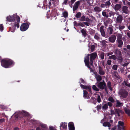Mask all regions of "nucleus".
I'll list each match as a JSON object with an SVG mask.
<instances>
[{
  "mask_svg": "<svg viewBox=\"0 0 130 130\" xmlns=\"http://www.w3.org/2000/svg\"><path fill=\"white\" fill-rule=\"evenodd\" d=\"M6 19V21L12 22V24L13 28H14L16 26L18 28L19 27L20 19L16 14H14L12 15H9L7 17Z\"/></svg>",
  "mask_w": 130,
  "mask_h": 130,
  "instance_id": "1",
  "label": "nucleus"
},
{
  "mask_svg": "<svg viewBox=\"0 0 130 130\" xmlns=\"http://www.w3.org/2000/svg\"><path fill=\"white\" fill-rule=\"evenodd\" d=\"M2 66L6 68H8L9 66L14 64L13 61L10 60L4 59L2 60L1 62Z\"/></svg>",
  "mask_w": 130,
  "mask_h": 130,
  "instance_id": "2",
  "label": "nucleus"
},
{
  "mask_svg": "<svg viewBox=\"0 0 130 130\" xmlns=\"http://www.w3.org/2000/svg\"><path fill=\"white\" fill-rule=\"evenodd\" d=\"M39 125V126L37 128L36 130H47L46 125L40 123ZM49 127L50 130H56L55 128L52 126H50Z\"/></svg>",
  "mask_w": 130,
  "mask_h": 130,
  "instance_id": "3",
  "label": "nucleus"
},
{
  "mask_svg": "<svg viewBox=\"0 0 130 130\" xmlns=\"http://www.w3.org/2000/svg\"><path fill=\"white\" fill-rule=\"evenodd\" d=\"M88 56L89 57V64L90 65L93 66V61L96 58L97 54L95 53H93L90 54H88L86 57Z\"/></svg>",
  "mask_w": 130,
  "mask_h": 130,
  "instance_id": "4",
  "label": "nucleus"
},
{
  "mask_svg": "<svg viewBox=\"0 0 130 130\" xmlns=\"http://www.w3.org/2000/svg\"><path fill=\"white\" fill-rule=\"evenodd\" d=\"M79 83L80 84L82 83L83 84H85V82L84 80L82 78L80 79ZM80 84V87L82 89H86L89 92L91 91V88L90 86H84L83 85L81 84Z\"/></svg>",
  "mask_w": 130,
  "mask_h": 130,
  "instance_id": "5",
  "label": "nucleus"
},
{
  "mask_svg": "<svg viewBox=\"0 0 130 130\" xmlns=\"http://www.w3.org/2000/svg\"><path fill=\"white\" fill-rule=\"evenodd\" d=\"M85 65L87 67L90 69V72H93V70L91 68L90 66H91L89 64V56H87L85 58V59L84 60Z\"/></svg>",
  "mask_w": 130,
  "mask_h": 130,
  "instance_id": "6",
  "label": "nucleus"
},
{
  "mask_svg": "<svg viewBox=\"0 0 130 130\" xmlns=\"http://www.w3.org/2000/svg\"><path fill=\"white\" fill-rule=\"evenodd\" d=\"M29 26L27 23H23L21 26L20 29L22 31H24L27 30L29 27Z\"/></svg>",
  "mask_w": 130,
  "mask_h": 130,
  "instance_id": "7",
  "label": "nucleus"
},
{
  "mask_svg": "<svg viewBox=\"0 0 130 130\" xmlns=\"http://www.w3.org/2000/svg\"><path fill=\"white\" fill-rule=\"evenodd\" d=\"M97 86L99 88L102 89H104L106 87L105 83L104 81L98 83Z\"/></svg>",
  "mask_w": 130,
  "mask_h": 130,
  "instance_id": "8",
  "label": "nucleus"
},
{
  "mask_svg": "<svg viewBox=\"0 0 130 130\" xmlns=\"http://www.w3.org/2000/svg\"><path fill=\"white\" fill-rule=\"evenodd\" d=\"M120 96L123 98H125L127 95V92L125 90H121L119 92Z\"/></svg>",
  "mask_w": 130,
  "mask_h": 130,
  "instance_id": "9",
  "label": "nucleus"
},
{
  "mask_svg": "<svg viewBox=\"0 0 130 130\" xmlns=\"http://www.w3.org/2000/svg\"><path fill=\"white\" fill-rule=\"evenodd\" d=\"M121 12L122 13H123L125 14H128L129 13V10L128 7L126 6H123L122 8Z\"/></svg>",
  "mask_w": 130,
  "mask_h": 130,
  "instance_id": "10",
  "label": "nucleus"
},
{
  "mask_svg": "<svg viewBox=\"0 0 130 130\" xmlns=\"http://www.w3.org/2000/svg\"><path fill=\"white\" fill-rule=\"evenodd\" d=\"M80 1H77L74 4L73 8V11L76 10L78 8V6L80 4Z\"/></svg>",
  "mask_w": 130,
  "mask_h": 130,
  "instance_id": "11",
  "label": "nucleus"
},
{
  "mask_svg": "<svg viewBox=\"0 0 130 130\" xmlns=\"http://www.w3.org/2000/svg\"><path fill=\"white\" fill-rule=\"evenodd\" d=\"M116 37L115 35H112L110 37L108 38L109 41L113 43H114L116 39Z\"/></svg>",
  "mask_w": 130,
  "mask_h": 130,
  "instance_id": "12",
  "label": "nucleus"
},
{
  "mask_svg": "<svg viewBox=\"0 0 130 130\" xmlns=\"http://www.w3.org/2000/svg\"><path fill=\"white\" fill-rule=\"evenodd\" d=\"M124 123L123 122L121 121H119L118 122V125H117L118 130H121L122 128L123 129H124Z\"/></svg>",
  "mask_w": 130,
  "mask_h": 130,
  "instance_id": "13",
  "label": "nucleus"
},
{
  "mask_svg": "<svg viewBox=\"0 0 130 130\" xmlns=\"http://www.w3.org/2000/svg\"><path fill=\"white\" fill-rule=\"evenodd\" d=\"M108 9H106L103 10L102 12V14L103 16L107 18L109 17L108 11Z\"/></svg>",
  "mask_w": 130,
  "mask_h": 130,
  "instance_id": "14",
  "label": "nucleus"
},
{
  "mask_svg": "<svg viewBox=\"0 0 130 130\" xmlns=\"http://www.w3.org/2000/svg\"><path fill=\"white\" fill-rule=\"evenodd\" d=\"M123 18L121 15H119L116 19V22L117 23H121L123 20Z\"/></svg>",
  "mask_w": 130,
  "mask_h": 130,
  "instance_id": "15",
  "label": "nucleus"
},
{
  "mask_svg": "<svg viewBox=\"0 0 130 130\" xmlns=\"http://www.w3.org/2000/svg\"><path fill=\"white\" fill-rule=\"evenodd\" d=\"M68 127L69 130H74L75 127L73 122H70L68 124Z\"/></svg>",
  "mask_w": 130,
  "mask_h": 130,
  "instance_id": "16",
  "label": "nucleus"
},
{
  "mask_svg": "<svg viewBox=\"0 0 130 130\" xmlns=\"http://www.w3.org/2000/svg\"><path fill=\"white\" fill-rule=\"evenodd\" d=\"M84 95H83V97L85 99H89L90 98L89 95L88 94V92L85 91L84 90Z\"/></svg>",
  "mask_w": 130,
  "mask_h": 130,
  "instance_id": "17",
  "label": "nucleus"
},
{
  "mask_svg": "<svg viewBox=\"0 0 130 130\" xmlns=\"http://www.w3.org/2000/svg\"><path fill=\"white\" fill-rule=\"evenodd\" d=\"M104 28V27L103 26H101L100 28V31L101 35L103 37H104L105 36V34Z\"/></svg>",
  "mask_w": 130,
  "mask_h": 130,
  "instance_id": "18",
  "label": "nucleus"
},
{
  "mask_svg": "<svg viewBox=\"0 0 130 130\" xmlns=\"http://www.w3.org/2000/svg\"><path fill=\"white\" fill-rule=\"evenodd\" d=\"M116 41L118 45V47L120 48L122 47L123 44V42L122 40H117Z\"/></svg>",
  "mask_w": 130,
  "mask_h": 130,
  "instance_id": "19",
  "label": "nucleus"
},
{
  "mask_svg": "<svg viewBox=\"0 0 130 130\" xmlns=\"http://www.w3.org/2000/svg\"><path fill=\"white\" fill-rule=\"evenodd\" d=\"M101 8L98 6H95L94 8L93 9L94 11L96 12H99L101 11Z\"/></svg>",
  "mask_w": 130,
  "mask_h": 130,
  "instance_id": "20",
  "label": "nucleus"
},
{
  "mask_svg": "<svg viewBox=\"0 0 130 130\" xmlns=\"http://www.w3.org/2000/svg\"><path fill=\"white\" fill-rule=\"evenodd\" d=\"M116 113L117 114L118 117L120 116V114H123V111L119 109H116L115 110Z\"/></svg>",
  "mask_w": 130,
  "mask_h": 130,
  "instance_id": "21",
  "label": "nucleus"
},
{
  "mask_svg": "<svg viewBox=\"0 0 130 130\" xmlns=\"http://www.w3.org/2000/svg\"><path fill=\"white\" fill-rule=\"evenodd\" d=\"M67 126V123H61L60 124V129H61L62 128L66 129Z\"/></svg>",
  "mask_w": 130,
  "mask_h": 130,
  "instance_id": "22",
  "label": "nucleus"
},
{
  "mask_svg": "<svg viewBox=\"0 0 130 130\" xmlns=\"http://www.w3.org/2000/svg\"><path fill=\"white\" fill-rule=\"evenodd\" d=\"M99 73L101 75H103L105 74V72L103 69L101 67L99 68Z\"/></svg>",
  "mask_w": 130,
  "mask_h": 130,
  "instance_id": "23",
  "label": "nucleus"
},
{
  "mask_svg": "<svg viewBox=\"0 0 130 130\" xmlns=\"http://www.w3.org/2000/svg\"><path fill=\"white\" fill-rule=\"evenodd\" d=\"M108 31L109 32L110 35L112 34L113 32L112 27L111 26H109L108 29Z\"/></svg>",
  "mask_w": 130,
  "mask_h": 130,
  "instance_id": "24",
  "label": "nucleus"
},
{
  "mask_svg": "<svg viewBox=\"0 0 130 130\" xmlns=\"http://www.w3.org/2000/svg\"><path fill=\"white\" fill-rule=\"evenodd\" d=\"M116 107H118L122 106L123 103L120 102L119 100H117L116 101Z\"/></svg>",
  "mask_w": 130,
  "mask_h": 130,
  "instance_id": "25",
  "label": "nucleus"
},
{
  "mask_svg": "<svg viewBox=\"0 0 130 130\" xmlns=\"http://www.w3.org/2000/svg\"><path fill=\"white\" fill-rule=\"evenodd\" d=\"M121 7V6L120 4H117L115 6L114 9L116 11L119 10Z\"/></svg>",
  "mask_w": 130,
  "mask_h": 130,
  "instance_id": "26",
  "label": "nucleus"
},
{
  "mask_svg": "<svg viewBox=\"0 0 130 130\" xmlns=\"http://www.w3.org/2000/svg\"><path fill=\"white\" fill-rule=\"evenodd\" d=\"M100 35L98 33H96L94 35V38L95 39L99 40L100 39Z\"/></svg>",
  "mask_w": 130,
  "mask_h": 130,
  "instance_id": "27",
  "label": "nucleus"
},
{
  "mask_svg": "<svg viewBox=\"0 0 130 130\" xmlns=\"http://www.w3.org/2000/svg\"><path fill=\"white\" fill-rule=\"evenodd\" d=\"M103 126H107L109 127V129H110V128L109 127H110L111 125L110 123L107 122H105L103 123Z\"/></svg>",
  "mask_w": 130,
  "mask_h": 130,
  "instance_id": "28",
  "label": "nucleus"
},
{
  "mask_svg": "<svg viewBox=\"0 0 130 130\" xmlns=\"http://www.w3.org/2000/svg\"><path fill=\"white\" fill-rule=\"evenodd\" d=\"M115 53L118 55L120 56L121 55V53L120 51L117 49H116L115 50Z\"/></svg>",
  "mask_w": 130,
  "mask_h": 130,
  "instance_id": "29",
  "label": "nucleus"
},
{
  "mask_svg": "<svg viewBox=\"0 0 130 130\" xmlns=\"http://www.w3.org/2000/svg\"><path fill=\"white\" fill-rule=\"evenodd\" d=\"M123 84L126 86H127L130 88V83H129L126 81H124Z\"/></svg>",
  "mask_w": 130,
  "mask_h": 130,
  "instance_id": "30",
  "label": "nucleus"
},
{
  "mask_svg": "<svg viewBox=\"0 0 130 130\" xmlns=\"http://www.w3.org/2000/svg\"><path fill=\"white\" fill-rule=\"evenodd\" d=\"M91 102L94 103V104H95L96 103V99L92 97L90 100Z\"/></svg>",
  "mask_w": 130,
  "mask_h": 130,
  "instance_id": "31",
  "label": "nucleus"
},
{
  "mask_svg": "<svg viewBox=\"0 0 130 130\" xmlns=\"http://www.w3.org/2000/svg\"><path fill=\"white\" fill-rule=\"evenodd\" d=\"M108 14L109 15V17H110L111 16H113L115 14V13L112 12V11H110L109 10V11H108Z\"/></svg>",
  "mask_w": 130,
  "mask_h": 130,
  "instance_id": "32",
  "label": "nucleus"
},
{
  "mask_svg": "<svg viewBox=\"0 0 130 130\" xmlns=\"http://www.w3.org/2000/svg\"><path fill=\"white\" fill-rule=\"evenodd\" d=\"M95 77L98 81H100L102 80L101 77L99 75H96Z\"/></svg>",
  "mask_w": 130,
  "mask_h": 130,
  "instance_id": "33",
  "label": "nucleus"
},
{
  "mask_svg": "<svg viewBox=\"0 0 130 130\" xmlns=\"http://www.w3.org/2000/svg\"><path fill=\"white\" fill-rule=\"evenodd\" d=\"M104 4L105 7L107 8L108 7V6L110 5V3L109 1H108L106 2L105 4Z\"/></svg>",
  "mask_w": 130,
  "mask_h": 130,
  "instance_id": "34",
  "label": "nucleus"
},
{
  "mask_svg": "<svg viewBox=\"0 0 130 130\" xmlns=\"http://www.w3.org/2000/svg\"><path fill=\"white\" fill-rule=\"evenodd\" d=\"M125 113L129 116H130V110L127 108H125Z\"/></svg>",
  "mask_w": 130,
  "mask_h": 130,
  "instance_id": "35",
  "label": "nucleus"
},
{
  "mask_svg": "<svg viewBox=\"0 0 130 130\" xmlns=\"http://www.w3.org/2000/svg\"><path fill=\"white\" fill-rule=\"evenodd\" d=\"M62 15L64 17L66 18L68 16V13L67 12L64 11L62 13Z\"/></svg>",
  "mask_w": 130,
  "mask_h": 130,
  "instance_id": "36",
  "label": "nucleus"
},
{
  "mask_svg": "<svg viewBox=\"0 0 130 130\" xmlns=\"http://www.w3.org/2000/svg\"><path fill=\"white\" fill-rule=\"evenodd\" d=\"M21 114L23 116H28L29 115V114L28 112L24 111H23L21 112Z\"/></svg>",
  "mask_w": 130,
  "mask_h": 130,
  "instance_id": "37",
  "label": "nucleus"
},
{
  "mask_svg": "<svg viewBox=\"0 0 130 130\" xmlns=\"http://www.w3.org/2000/svg\"><path fill=\"white\" fill-rule=\"evenodd\" d=\"M108 106L107 104H106L102 106V108L103 110H106L108 108Z\"/></svg>",
  "mask_w": 130,
  "mask_h": 130,
  "instance_id": "38",
  "label": "nucleus"
},
{
  "mask_svg": "<svg viewBox=\"0 0 130 130\" xmlns=\"http://www.w3.org/2000/svg\"><path fill=\"white\" fill-rule=\"evenodd\" d=\"M109 58L110 59H113L114 60H115L117 59V57L115 55H112L109 57Z\"/></svg>",
  "mask_w": 130,
  "mask_h": 130,
  "instance_id": "39",
  "label": "nucleus"
},
{
  "mask_svg": "<svg viewBox=\"0 0 130 130\" xmlns=\"http://www.w3.org/2000/svg\"><path fill=\"white\" fill-rule=\"evenodd\" d=\"M108 100L111 102V103H113L115 102V100L114 99L111 97H110L108 99Z\"/></svg>",
  "mask_w": 130,
  "mask_h": 130,
  "instance_id": "40",
  "label": "nucleus"
},
{
  "mask_svg": "<svg viewBox=\"0 0 130 130\" xmlns=\"http://www.w3.org/2000/svg\"><path fill=\"white\" fill-rule=\"evenodd\" d=\"M122 36L120 34H118L117 35V40H122L121 39Z\"/></svg>",
  "mask_w": 130,
  "mask_h": 130,
  "instance_id": "41",
  "label": "nucleus"
},
{
  "mask_svg": "<svg viewBox=\"0 0 130 130\" xmlns=\"http://www.w3.org/2000/svg\"><path fill=\"white\" fill-rule=\"evenodd\" d=\"M118 67V65L116 64H114L113 66L112 67V69L115 70H117Z\"/></svg>",
  "mask_w": 130,
  "mask_h": 130,
  "instance_id": "42",
  "label": "nucleus"
},
{
  "mask_svg": "<svg viewBox=\"0 0 130 130\" xmlns=\"http://www.w3.org/2000/svg\"><path fill=\"white\" fill-rule=\"evenodd\" d=\"M97 96L98 97L97 99V101L98 103H100L101 101V99L100 95L96 94V96Z\"/></svg>",
  "mask_w": 130,
  "mask_h": 130,
  "instance_id": "43",
  "label": "nucleus"
},
{
  "mask_svg": "<svg viewBox=\"0 0 130 130\" xmlns=\"http://www.w3.org/2000/svg\"><path fill=\"white\" fill-rule=\"evenodd\" d=\"M107 86L108 87V88L110 90H112V89L111 87V83L110 82H108L107 84Z\"/></svg>",
  "mask_w": 130,
  "mask_h": 130,
  "instance_id": "44",
  "label": "nucleus"
},
{
  "mask_svg": "<svg viewBox=\"0 0 130 130\" xmlns=\"http://www.w3.org/2000/svg\"><path fill=\"white\" fill-rule=\"evenodd\" d=\"M105 54L103 52H102L101 53L100 57L102 59H103L104 58Z\"/></svg>",
  "mask_w": 130,
  "mask_h": 130,
  "instance_id": "45",
  "label": "nucleus"
},
{
  "mask_svg": "<svg viewBox=\"0 0 130 130\" xmlns=\"http://www.w3.org/2000/svg\"><path fill=\"white\" fill-rule=\"evenodd\" d=\"M92 88L94 90H95V91H99V89L98 88H97L96 87V86L95 85H93V87H92Z\"/></svg>",
  "mask_w": 130,
  "mask_h": 130,
  "instance_id": "46",
  "label": "nucleus"
},
{
  "mask_svg": "<svg viewBox=\"0 0 130 130\" xmlns=\"http://www.w3.org/2000/svg\"><path fill=\"white\" fill-rule=\"evenodd\" d=\"M102 106L101 104H100L99 105H98L97 106V110L98 111H99L101 108Z\"/></svg>",
  "mask_w": 130,
  "mask_h": 130,
  "instance_id": "47",
  "label": "nucleus"
},
{
  "mask_svg": "<svg viewBox=\"0 0 130 130\" xmlns=\"http://www.w3.org/2000/svg\"><path fill=\"white\" fill-rule=\"evenodd\" d=\"M81 15V13L80 12H78L77 13L76 15V17L77 18H79L80 17Z\"/></svg>",
  "mask_w": 130,
  "mask_h": 130,
  "instance_id": "48",
  "label": "nucleus"
},
{
  "mask_svg": "<svg viewBox=\"0 0 130 130\" xmlns=\"http://www.w3.org/2000/svg\"><path fill=\"white\" fill-rule=\"evenodd\" d=\"M81 32L83 34L84 36L86 35V34L85 30L84 29L82 30Z\"/></svg>",
  "mask_w": 130,
  "mask_h": 130,
  "instance_id": "49",
  "label": "nucleus"
},
{
  "mask_svg": "<svg viewBox=\"0 0 130 130\" xmlns=\"http://www.w3.org/2000/svg\"><path fill=\"white\" fill-rule=\"evenodd\" d=\"M125 28V26L124 25H120L119 26V28L120 29L122 30Z\"/></svg>",
  "mask_w": 130,
  "mask_h": 130,
  "instance_id": "50",
  "label": "nucleus"
},
{
  "mask_svg": "<svg viewBox=\"0 0 130 130\" xmlns=\"http://www.w3.org/2000/svg\"><path fill=\"white\" fill-rule=\"evenodd\" d=\"M107 64L109 65H110L111 63V61L110 60H107Z\"/></svg>",
  "mask_w": 130,
  "mask_h": 130,
  "instance_id": "51",
  "label": "nucleus"
},
{
  "mask_svg": "<svg viewBox=\"0 0 130 130\" xmlns=\"http://www.w3.org/2000/svg\"><path fill=\"white\" fill-rule=\"evenodd\" d=\"M3 27L2 24L0 25V31H2L3 30Z\"/></svg>",
  "mask_w": 130,
  "mask_h": 130,
  "instance_id": "52",
  "label": "nucleus"
},
{
  "mask_svg": "<svg viewBox=\"0 0 130 130\" xmlns=\"http://www.w3.org/2000/svg\"><path fill=\"white\" fill-rule=\"evenodd\" d=\"M111 114V115H115L116 114L115 111L114 110L111 109L110 110Z\"/></svg>",
  "mask_w": 130,
  "mask_h": 130,
  "instance_id": "53",
  "label": "nucleus"
},
{
  "mask_svg": "<svg viewBox=\"0 0 130 130\" xmlns=\"http://www.w3.org/2000/svg\"><path fill=\"white\" fill-rule=\"evenodd\" d=\"M95 48V46L94 45H92L91 47V49L92 52L94 50Z\"/></svg>",
  "mask_w": 130,
  "mask_h": 130,
  "instance_id": "54",
  "label": "nucleus"
},
{
  "mask_svg": "<svg viewBox=\"0 0 130 130\" xmlns=\"http://www.w3.org/2000/svg\"><path fill=\"white\" fill-rule=\"evenodd\" d=\"M112 103L110 102H108L107 104L108 105H108L109 107H111L112 105Z\"/></svg>",
  "mask_w": 130,
  "mask_h": 130,
  "instance_id": "55",
  "label": "nucleus"
},
{
  "mask_svg": "<svg viewBox=\"0 0 130 130\" xmlns=\"http://www.w3.org/2000/svg\"><path fill=\"white\" fill-rule=\"evenodd\" d=\"M85 20V17L84 15L82 16L80 18V21H84Z\"/></svg>",
  "mask_w": 130,
  "mask_h": 130,
  "instance_id": "56",
  "label": "nucleus"
},
{
  "mask_svg": "<svg viewBox=\"0 0 130 130\" xmlns=\"http://www.w3.org/2000/svg\"><path fill=\"white\" fill-rule=\"evenodd\" d=\"M63 2L62 3L63 4H66L67 3L68 0H63Z\"/></svg>",
  "mask_w": 130,
  "mask_h": 130,
  "instance_id": "57",
  "label": "nucleus"
},
{
  "mask_svg": "<svg viewBox=\"0 0 130 130\" xmlns=\"http://www.w3.org/2000/svg\"><path fill=\"white\" fill-rule=\"evenodd\" d=\"M5 120L4 119H1L0 120V124L3 122H4Z\"/></svg>",
  "mask_w": 130,
  "mask_h": 130,
  "instance_id": "58",
  "label": "nucleus"
},
{
  "mask_svg": "<svg viewBox=\"0 0 130 130\" xmlns=\"http://www.w3.org/2000/svg\"><path fill=\"white\" fill-rule=\"evenodd\" d=\"M76 0H71L70 3L71 4V5L74 3Z\"/></svg>",
  "mask_w": 130,
  "mask_h": 130,
  "instance_id": "59",
  "label": "nucleus"
},
{
  "mask_svg": "<svg viewBox=\"0 0 130 130\" xmlns=\"http://www.w3.org/2000/svg\"><path fill=\"white\" fill-rule=\"evenodd\" d=\"M113 54V52H109V53H108L107 54V56H108L110 55H111L112 54Z\"/></svg>",
  "mask_w": 130,
  "mask_h": 130,
  "instance_id": "60",
  "label": "nucleus"
},
{
  "mask_svg": "<svg viewBox=\"0 0 130 130\" xmlns=\"http://www.w3.org/2000/svg\"><path fill=\"white\" fill-rule=\"evenodd\" d=\"M0 108L2 109H4L5 108V107L3 105H0Z\"/></svg>",
  "mask_w": 130,
  "mask_h": 130,
  "instance_id": "61",
  "label": "nucleus"
},
{
  "mask_svg": "<svg viewBox=\"0 0 130 130\" xmlns=\"http://www.w3.org/2000/svg\"><path fill=\"white\" fill-rule=\"evenodd\" d=\"M128 64V63H125L124 64H123L122 65V66L123 67H125V66L127 65Z\"/></svg>",
  "mask_w": 130,
  "mask_h": 130,
  "instance_id": "62",
  "label": "nucleus"
},
{
  "mask_svg": "<svg viewBox=\"0 0 130 130\" xmlns=\"http://www.w3.org/2000/svg\"><path fill=\"white\" fill-rule=\"evenodd\" d=\"M126 47L128 49L130 50V45H127L126 46Z\"/></svg>",
  "mask_w": 130,
  "mask_h": 130,
  "instance_id": "63",
  "label": "nucleus"
},
{
  "mask_svg": "<svg viewBox=\"0 0 130 130\" xmlns=\"http://www.w3.org/2000/svg\"><path fill=\"white\" fill-rule=\"evenodd\" d=\"M127 36L130 38V32H128L127 33Z\"/></svg>",
  "mask_w": 130,
  "mask_h": 130,
  "instance_id": "64",
  "label": "nucleus"
}]
</instances>
